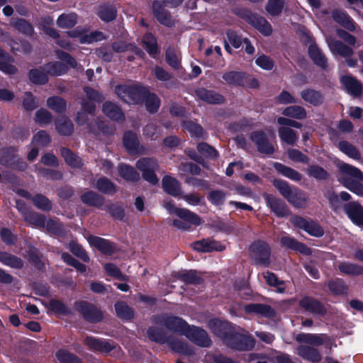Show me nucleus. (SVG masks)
I'll use <instances>...</instances> for the list:
<instances>
[{
    "mask_svg": "<svg viewBox=\"0 0 363 363\" xmlns=\"http://www.w3.org/2000/svg\"><path fill=\"white\" fill-rule=\"evenodd\" d=\"M208 325L211 332L229 348L246 351L254 347V339L238 332L233 323L228 320L212 318L208 321Z\"/></svg>",
    "mask_w": 363,
    "mask_h": 363,
    "instance_id": "f257e3e1",
    "label": "nucleus"
},
{
    "mask_svg": "<svg viewBox=\"0 0 363 363\" xmlns=\"http://www.w3.org/2000/svg\"><path fill=\"white\" fill-rule=\"evenodd\" d=\"M272 183L279 194L294 207L306 208L308 197L304 191L281 179H274Z\"/></svg>",
    "mask_w": 363,
    "mask_h": 363,
    "instance_id": "f03ea898",
    "label": "nucleus"
},
{
    "mask_svg": "<svg viewBox=\"0 0 363 363\" xmlns=\"http://www.w3.org/2000/svg\"><path fill=\"white\" fill-rule=\"evenodd\" d=\"M147 335L152 342L160 344L167 342L169 347L179 354L189 355L192 353L186 342L177 339H170L167 337V333L160 328L155 326L149 327L147 330Z\"/></svg>",
    "mask_w": 363,
    "mask_h": 363,
    "instance_id": "7ed1b4c3",
    "label": "nucleus"
},
{
    "mask_svg": "<svg viewBox=\"0 0 363 363\" xmlns=\"http://www.w3.org/2000/svg\"><path fill=\"white\" fill-rule=\"evenodd\" d=\"M340 171L345 174L342 185L356 195L363 196V172L359 168L347 163L340 167Z\"/></svg>",
    "mask_w": 363,
    "mask_h": 363,
    "instance_id": "20e7f679",
    "label": "nucleus"
},
{
    "mask_svg": "<svg viewBox=\"0 0 363 363\" xmlns=\"http://www.w3.org/2000/svg\"><path fill=\"white\" fill-rule=\"evenodd\" d=\"M233 13L256 28L263 35L269 36L272 35L273 32L272 27L264 17L253 13L246 8H236L233 10Z\"/></svg>",
    "mask_w": 363,
    "mask_h": 363,
    "instance_id": "39448f33",
    "label": "nucleus"
},
{
    "mask_svg": "<svg viewBox=\"0 0 363 363\" xmlns=\"http://www.w3.org/2000/svg\"><path fill=\"white\" fill-rule=\"evenodd\" d=\"M55 54L60 60V61L49 62L44 65V69L48 73L53 77L62 76L69 71V67L71 68H76L77 62L74 57L69 53L62 50H56Z\"/></svg>",
    "mask_w": 363,
    "mask_h": 363,
    "instance_id": "423d86ee",
    "label": "nucleus"
},
{
    "mask_svg": "<svg viewBox=\"0 0 363 363\" xmlns=\"http://www.w3.org/2000/svg\"><path fill=\"white\" fill-rule=\"evenodd\" d=\"M116 93L125 102L135 105H142L144 102V96L148 90L147 88L138 84L118 85Z\"/></svg>",
    "mask_w": 363,
    "mask_h": 363,
    "instance_id": "0eeeda50",
    "label": "nucleus"
},
{
    "mask_svg": "<svg viewBox=\"0 0 363 363\" xmlns=\"http://www.w3.org/2000/svg\"><path fill=\"white\" fill-rule=\"evenodd\" d=\"M74 310L91 324H97L103 321L104 312L95 304L85 300L76 301L74 303Z\"/></svg>",
    "mask_w": 363,
    "mask_h": 363,
    "instance_id": "6e6552de",
    "label": "nucleus"
},
{
    "mask_svg": "<svg viewBox=\"0 0 363 363\" xmlns=\"http://www.w3.org/2000/svg\"><path fill=\"white\" fill-rule=\"evenodd\" d=\"M153 321L164 325L170 332L184 336L190 325L182 318L173 315H157Z\"/></svg>",
    "mask_w": 363,
    "mask_h": 363,
    "instance_id": "1a4fd4ad",
    "label": "nucleus"
},
{
    "mask_svg": "<svg viewBox=\"0 0 363 363\" xmlns=\"http://www.w3.org/2000/svg\"><path fill=\"white\" fill-rule=\"evenodd\" d=\"M249 250L255 264L263 267H268L270 264L271 248L265 241H254Z\"/></svg>",
    "mask_w": 363,
    "mask_h": 363,
    "instance_id": "9d476101",
    "label": "nucleus"
},
{
    "mask_svg": "<svg viewBox=\"0 0 363 363\" xmlns=\"http://www.w3.org/2000/svg\"><path fill=\"white\" fill-rule=\"evenodd\" d=\"M298 306L304 311L315 316L324 317L328 313V308L324 303L308 295L301 297L298 301Z\"/></svg>",
    "mask_w": 363,
    "mask_h": 363,
    "instance_id": "9b49d317",
    "label": "nucleus"
},
{
    "mask_svg": "<svg viewBox=\"0 0 363 363\" xmlns=\"http://www.w3.org/2000/svg\"><path fill=\"white\" fill-rule=\"evenodd\" d=\"M291 223L295 227L315 238H321L325 233L323 227L317 221L311 219L307 220L303 217L295 216L292 218Z\"/></svg>",
    "mask_w": 363,
    "mask_h": 363,
    "instance_id": "f8f14e48",
    "label": "nucleus"
},
{
    "mask_svg": "<svg viewBox=\"0 0 363 363\" xmlns=\"http://www.w3.org/2000/svg\"><path fill=\"white\" fill-rule=\"evenodd\" d=\"M250 139L255 143L257 151L267 155H273L276 149L263 130H255L250 133Z\"/></svg>",
    "mask_w": 363,
    "mask_h": 363,
    "instance_id": "ddd939ff",
    "label": "nucleus"
},
{
    "mask_svg": "<svg viewBox=\"0 0 363 363\" xmlns=\"http://www.w3.org/2000/svg\"><path fill=\"white\" fill-rule=\"evenodd\" d=\"M86 240L91 247H95L104 255L112 256L118 251L117 244L108 239L90 235Z\"/></svg>",
    "mask_w": 363,
    "mask_h": 363,
    "instance_id": "4468645a",
    "label": "nucleus"
},
{
    "mask_svg": "<svg viewBox=\"0 0 363 363\" xmlns=\"http://www.w3.org/2000/svg\"><path fill=\"white\" fill-rule=\"evenodd\" d=\"M191 342L201 347H209L212 341L208 333L203 328L194 325H189L185 335Z\"/></svg>",
    "mask_w": 363,
    "mask_h": 363,
    "instance_id": "2eb2a0df",
    "label": "nucleus"
},
{
    "mask_svg": "<svg viewBox=\"0 0 363 363\" xmlns=\"http://www.w3.org/2000/svg\"><path fill=\"white\" fill-rule=\"evenodd\" d=\"M164 5L158 0L152 2V11L154 17L162 26L167 28H172L175 26L169 11L164 8Z\"/></svg>",
    "mask_w": 363,
    "mask_h": 363,
    "instance_id": "dca6fc26",
    "label": "nucleus"
},
{
    "mask_svg": "<svg viewBox=\"0 0 363 363\" xmlns=\"http://www.w3.org/2000/svg\"><path fill=\"white\" fill-rule=\"evenodd\" d=\"M165 208L170 213L176 215L182 220L194 223L195 226L200 225L201 223V219L199 215L187 208L177 207L172 201L166 203Z\"/></svg>",
    "mask_w": 363,
    "mask_h": 363,
    "instance_id": "f3484780",
    "label": "nucleus"
},
{
    "mask_svg": "<svg viewBox=\"0 0 363 363\" xmlns=\"http://www.w3.org/2000/svg\"><path fill=\"white\" fill-rule=\"evenodd\" d=\"M191 247L194 251L202 253L222 252L225 250L224 245L209 238L194 241L191 244Z\"/></svg>",
    "mask_w": 363,
    "mask_h": 363,
    "instance_id": "a211bd4d",
    "label": "nucleus"
},
{
    "mask_svg": "<svg viewBox=\"0 0 363 363\" xmlns=\"http://www.w3.org/2000/svg\"><path fill=\"white\" fill-rule=\"evenodd\" d=\"M264 199L270 208L271 211L278 218L286 217L290 211L284 200L277 198L271 194H264Z\"/></svg>",
    "mask_w": 363,
    "mask_h": 363,
    "instance_id": "6ab92c4d",
    "label": "nucleus"
},
{
    "mask_svg": "<svg viewBox=\"0 0 363 363\" xmlns=\"http://www.w3.org/2000/svg\"><path fill=\"white\" fill-rule=\"evenodd\" d=\"M85 345L89 350L101 353H109L116 347V344L113 340L97 338L87 336L84 340Z\"/></svg>",
    "mask_w": 363,
    "mask_h": 363,
    "instance_id": "aec40b11",
    "label": "nucleus"
},
{
    "mask_svg": "<svg viewBox=\"0 0 363 363\" xmlns=\"http://www.w3.org/2000/svg\"><path fill=\"white\" fill-rule=\"evenodd\" d=\"M343 210L352 223L357 226H363V206L358 201L345 203Z\"/></svg>",
    "mask_w": 363,
    "mask_h": 363,
    "instance_id": "412c9836",
    "label": "nucleus"
},
{
    "mask_svg": "<svg viewBox=\"0 0 363 363\" xmlns=\"http://www.w3.org/2000/svg\"><path fill=\"white\" fill-rule=\"evenodd\" d=\"M195 96L201 101L211 105L223 104L225 97L212 89H207L204 87H199L194 90Z\"/></svg>",
    "mask_w": 363,
    "mask_h": 363,
    "instance_id": "4be33fe9",
    "label": "nucleus"
},
{
    "mask_svg": "<svg viewBox=\"0 0 363 363\" xmlns=\"http://www.w3.org/2000/svg\"><path fill=\"white\" fill-rule=\"evenodd\" d=\"M247 314L259 315L267 318H273L277 315L276 311L269 305L264 303H248L244 307Z\"/></svg>",
    "mask_w": 363,
    "mask_h": 363,
    "instance_id": "5701e85b",
    "label": "nucleus"
},
{
    "mask_svg": "<svg viewBox=\"0 0 363 363\" xmlns=\"http://www.w3.org/2000/svg\"><path fill=\"white\" fill-rule=\"evenodd\" d=\"M280 244L282 247L298 252L304 255H311L312 254L311 247H308L305 243L299 242L294 238L289 235L282 236L280 239Z\"/></svg>",
    "mask_w": 363,
    "mask_h": 363,
    "instance_id": "b1692460",
    "label": "nucleus"
},
{
    "mask_svg": "<svg viewBox=\"0 0 363 363\" xmlns=\"http://www.w3.org/2000/svg\"><path fill=\"white\" fill-rule=\"evenodd\" d=\"M308 55L314 65L325 70L328 67V59L318 46L316 43H312L308 48Z\"/></svg>",
    "mask_w": 363,
    "mask_h": 363,
    "instance_id": "393cba45",
    "label": "nucleus"
},
{
    "mask_svg": "<svg viewBox=\"0 0 363 363\" xmlns=\"http://www.w3.org/2000/svg\"><path fill=\"white\" fill-rule=\"evenodd\" d=\"M332 17L335 22L345 30L353 32L356 29V23L344 10L335 9L332 11Z\"/></svg>",
    "mask_w": 363,
    "mask_h": 363,
    "instance_id": "a878e982",
    "label": "nucleus"
},
{
    "mask_svg": "<svg viewBox=\"0 0 363 363\" xmlns=\"http://www.w3.org/2000/svg\"><path fill=\"white\" fill-rule=\"evenodd\" d=\"M174 277L186 285L197 286L204 283V279L199 274V272L196 269L178 272L175 274Z\"/></svg>",
    "mask_w": 363,
    "mask_h": 363,
    "instance_id": "bb28decb",
    "label": "nucleus"
},
{
    "mask_svg": "<svg viewBox=\"0 0 363 363\" xmlns=\"http://www.w3.org/2000/svg\"><path fill=\"white\" fill-rule=\"evenodd\" d=\"M111 49L116 53L130 51L140 58L145 57V52L134 43H127L123 40L114 41L111 45Z\"/></svg>",
    "mask_w": 363,
    "mask_h": 363,
    "instance_id": "cd10ccee",
    "label": "nucleus"
},
{
    "mask_svg": "<svg viewBox=\"0 0 363 363\" xmlns=\"http://www.w3.org/2000/svg\"><path fill=\"white\" fill-rule=\"evenodd\" d=\"M102 111L111 121L119 123L125 120V115L121 107L112 101H105L102 106Z\"/></svg>",
    "mask_w": 363,
    "mask_h": 363,
    "instance_id": "c85d7f7f",
    "label": "nucleus"
},
{
    "mask_svg": "<svg viewBox=\"0 0 363 363\" xmlns=\"http://www.w3.org/2000/svg\"><path fill=\"white\" fill-rule=\"evenodd\" d=\"M123 145L130 155L139 153L140 140L138 135L133 130H126L123 135Z\"/></svg>",
    "mask_w": 363,
    "mask_h": 363,
    "instance_id": "c756f323",
    "label": "nucleus"
},
{
    "mask_svg": "<svg viewBox=\"0 0 363 363\" xmlns=\"http://www.w3.org/2000/svg\"><path fill=\"white\" fill-rule=\"evenodd\" d=\"M162 186L167 194L174 197L179 196L182 193L181 183L176 178L170 175L163 177Z\"/></svg>",
    "mask_w": 363,
    "mask_h": 363,
    "instance_id": "7c9ffc66",
    "label": "nucleus"
},
{
    "mask_svg": "<svg viewBox=\"0 0 363 363\" xmlns=\"http://www.w3.org/2000/svg\"><path fill=\"white\" fill-rule=\"evenodd\" d=\"M81 201L83 203L90 207H96L99 209H103L105 202L104 197L96 191L89 190L83 193L80 196Z\"/></svg>",
    "mask_w": 363,
    "mask_h": 363,
    "instance_id": "2f4dec72",
    "label": "nucleus"
},
{
    "mask_svg": "<svg viewBox=\"0 0 363 363\" xmlns=\"http://www.w3.org/2000/svg\"><path fill=\"white\" fill-rule=\"evenodd\" d=\"M297 354L303 359L312 363H318L322 359L320 351L309 345H300L297 347Z\"/></svg>",
    "mask_w": 363,
    "mask_h": 363,
    "instance_id": "473e14b6",
    "label": "nucleus"
},
{
    "mask_svg": "<svg viewBox=\"0 0 363 363\" xmlns=\"http://www.w3.org/2000/svg\"><path fill=\"white\" fill-rule=\"evenodd\" d=\"M328 338L326 334L299 333L296 337V340L300 343H306L313 346H320L323 345Z\"/></svg>",
    "mask_w": 363,
    "mask_h": 363,
    "instance_id": "72a5a7b5",
    "label": "nucleus"
},
{
    "mask_svg": "<svg viewBox=\"0 0 363 363\" xmlns=\"http://www.w3.org/2000/svg\"><path fill=\"white\" fill-rule=\"evenodd\" d=\"M43 305L50 311L57 315H70L72 313L71 308L67 306L62 301L51 298L48 303L43 301Z\"/></svg>",
    "mask_w": 363,
    "mask_h": 363,
    "instance_id": "f704fd0d",
    "label": "nucleus"
},
{
    "mask_svg": "<svg viewBox=\"0 0 363 363\" xmlns=\"http://www.w3.org/2000/svg\"><path fill=\"white\" fill-rule=\"evenodd\" d=\"M300 96L304 101L313 105V106H319L322 105L325 99L324 96L320 91L311 88L302 90L300 92Z\"/></svg>",
    "mask_w": 363,
    "mask_h": 363,
    "instance_id": "c9c22d12",
    "label": "nucleus"
},
{
    "mask_svg": "<svg viewBox=\"0 0 363 363\" xmlns=\"http://www.w3.org/2000/svg\"><path fill=\"white\" fill-rule=\"evenodd\" d=\"M13 62V57L0 48V71L10 75L17 73L18 69L12 64Z\"/></svg>",
    "mask_w": 363,
    "mask_h": 363,
    "instance_id": "e433bc0d",
    "label": "nucleus"
},
{
    "mask_svg": "<svg viewBox=\"0 0 363 363\" xmlns=\"http://www.w3.org/2000/svg\"><path fill=\"white\" fill-rule=\"evenodd\" d=\"M274 169L281 175L294 182H300L302 179V174L296 169L286 166L282 163L274 162L272 164Z\"/></svg>",
    "mask_w": 363,
    "mask_h": 363,
    "instance_id": "4c0bfd02",
    "label": "nucleus"
},
{
    "mask_svg": "<svg viewBox=\"0 0 363 363\" xmlns=\"http://www.w3.org/2000/svg\"><path fill=\"white\" fill-rule=\"evenodd\" d=\"M60 154L66 164L72 168L81 169L83 167L84 162L82 159L69 148L62 147L60 148Z\"/></svg>",
    "mask_w": 363,
    "mask_h": 363,
    "instance_id": "58836bf2",
    "label": "nucleus"
},
{
    "mask_svg": "<svg viewBox=\"0 0 363 363\" xmlns=\"http://www.w3.org/2000/svg\"><path fill=\"white\" fill-rule=\"evenodd\" d=\"M342 82L349 94L354 96H360L362 94V84L352 76H345Z\"/></svg>",
    "mask_w": 363,
    "mask_h": 363,
    "instance_id": "ea45409f",
    "label": "nucleus"
},
{
    "mask_svg": "<svg viewBox=\"0 0 363 363\" xmlns=\"http://www.w3.org/2000/svg\"><path fill=\"white\" fill-rule=\"evenodd\" d=\"M328 47L333 54L338 55L342 57H352L354 54V51L352 48L338 40H331L328 43Z\"/></svg>",
    "mask_w": 363,
    "mask_h": 363,
    "instance_id": "a19ab883",
    "label": "nucleus"
},
{
    "mask_svg": "<svg viewBox=\"0 0 363 363\" xmlns=\"http://www.w3.org/2000/svg\"><path fill=\"white\" fill-rule=\"evenodd\" d=\"M328 47L333 54L338 55L342 57H352L354 54V51L352 48L338 40H331L328 43Z\"/></svg>",
    "mask_w": 363,
    "mask_h": 363,
    "instance_id": "79ce46f5",
    "label": "nucleus"
},
{
    "mask_svg": "<svg viewBox=\"0 0 363 363\" xmlns=\"http://www.w3.org/2000/svg\"><path fill=\"white\" fill-rule=\"evenodd\" d=\"M143 46L147 52L154 57L160 53V48L157 38L152 33H146L142 40Z\"/></svg>",
    "mask_w": 363,
    "mask_h": 363,
    "instance_id": "37998d69",
    "label": "nucleus"
},
{
    "mask_svg": "<svg viewBox=\"0 0 363 363\" xmlns=\"http://www.w3.org/2000/svg\"><path fill=\"white\" fill-rule=\"evenodd\" d=\"M118 171L120 177L127 182H137L140 179V174L130 164H120Z\"/></svg>",
    "mask_w": 363,
    "mask_h": 363,
    "instance_id": "c03bdc74",
    "label": "nucleus"
},
{
    "mask_svg": "<svg viewBox=\"0 0 363 363\" xmlns=\"http://www.w3.org/2000/svg\"><path fill=\"white\" fill-rule=\"evenodd\" d=\"M30 82L34 85H45L49 81L48 73L44 67L30 69L28 73Z\"/></svg>",
    "mask_w": 363,
    "mask_h": 363,
    "instance_id": "a18cd8bd",
    "label": "nucleus"
},
{
    "mask_svg": "<svg viewBox=\"0 0 363 363\" xmlns=\"http://www.w3.org/2000/svg\"><path fill=\"white\" fill-rule=\"evenodd\" d=\"M143 104H145V109L150 114H155L159 111L161 100L156 94L147 90L144 96Z\"/></svg>",
    "mask_w": 363,
    "mask_h": 363,
    "instance_id": "49530a36",
    "label": "nucleus"
},
{
    "mask_svg": "<svg viewBox=\"0 0 363 363\" xmlns=\"http://www.w3.org/2000/svg\"><path fill=\"white\" fill-rule=\"evenodd\" d=\"M246 74L244 72L229 71L223 73L222 78L229 85L243 86Z\"/></svg>",
    "mask_w": 363,
    "mask_h": 363,
    "instance_id": "de8ad7c7",
    "label": "nucleus"
},
{
    "mask_svg": "<svg viewBox=\"0 0 363 363\" xmlns=\"http://www.w3.org/2000/svg\"><path fill=\"white\" fill-rule=\"evenodd\" d=\"M327 286L330 293L334 296H343L348 293L349 287L341 278L329 280Z\"/></svg>",
    "mask_w": 363,
    "mask_h": 363,
    "instance_id": "09e8293b",
    "label": "nucleus"
},
{
    "mask_svg": "<svg viewBox=\"0 0 363 363\" xmlns=\"http://www.w3.org/2000/svg\"><path fill=\"white\" fill-rule=\"evenodd\" d=\"M0 262L11 268L21 269L24 266L23 259L7 252H0Z\"/></svg>",
    "mask_w": 363,
    "mask_h": 363,
    "instance_id": "8fccbe9b",
    "label": "nucleus"
},
{
    "mask_svg": "<svg viewBox=\"0 0 363 363\" xmlns=\"http://www.w3.org/2000/svg\"><path fill=\"white\" fill-rule=\"evenodd\" d=\"M57 132L63 136H69L74 132V125L70 119L61 117L56 119L55 122Z\"/></svg>",
    "mask_w": 363,
    "mask_h": 363,
    "instance_id": "3c124183",
    "label": "nucleus"
},
{
    "mask_svg": "<svg viewBox=\"0 0 363 363\" xmlns=\"http://www.w3.org/2000/svg\"><path fill=\"white\" fill-rule=\"evenodd\" d=\"M117 317L121 320H130L134 318V311L125 301H117L114 304Z\"/></svg>",
    "mask_w": 363,
    "mask_h": 363,
    "instance_id": "603ef678",
    "label": "nucleus"
},
{
    "mask_svg": "<svg viewBox=\"0 0 363 363\" xmlns=\"http://www.w3.org/2000/svg\"><path fill=\"white\" fill-rule=\"evenodd\" d=\"M11 23L20 33L28 36H32L34 34L33 25L25 18H12Z\"/></svg>",
    "mask_w": 363,
    "mask_h": 363,
    "instance_id": "864d4df0",
    "label": "nucleus"
},
{
    "mask_svg": "<svg viewBox=\"0 0 363 363\" xmlns=\"http://www.w3.org/2000/svg\"><path fill=\"white\" fill-rule=\"evenodd\" d=\"M98 16L104 22H111L117 16V9L113 4H105L99 7Z\"/></svg>",
    "mask_w": 363,
    "mask_h": 363,
    "instance_id": "5fc2aeb1",
    "label": "nucleus"
},
{
    "mask_svg": "<svg viewBox=\"0 0 363 363\" xmlns=\"http://www.w3.org/2000/svg\"><path fill=\"white\" fill-rule=\"evenodd\" d=\"M282 114L296 120H304L307 118L306 108L299 105H293L284 108L282 111Z\"/></svg>",
    "mask_w": 363,
    "mask_h": 363,
    "instance_id": "6e6d98bb",
    "label": "nucleus"
},
{
    "mask_svg": "<svg viewBox=\"0 0 363 363\" xmlns=\"http://www.w3.org/2000/svg\"><path fill=\"white\" fill-rule=\"evenodd\" d=\"M95 187L104 194L113 195L116 192L115 184L106 177H99L96 180Z\"/></svg>",
    "mask_w": 363,
    "mask_h": 363,
    "instance_id": "4d7b16f0",
    "label": "nucleus"
},
{
    "mask_svg": "<svg viewBox=\"0 0 363 363\" xmlns=\"http://www.w3.org/2000/svg\"><path fill=\"white\" fill-rule=\"evenodd\" d=\"M306 174L316 181H325L330 177L328 171L318 164H309L306 168Z\"/></svg>",
    "mask_w": 363,
    "mask_h": 363,
    "instance_id": "13d9d810",
    "label": "nucleus"
},
{
    "mask_svg": "<svg viewBox=\"0 0 363 363\" xmlns=\"http://www.w3.org/2000/svg\"><path fill=\"white\" fill-rule=\"evenodd\" d=\"M264 278L269 286L276 288L277 292L279 294L285 292L284 281L279 279L274 272L267 271L264 274Z\"/></svg>",
    "mask_w": 363,
    "mask_h": 363,
    "instance_id": "bf43d9fd",
    "label": "nucleus"
},
{
    "mask_svg": "<svg viewBox=\"0 0 363 363\" xmlns=\"http://www.w3.org/2000/svg\"><path fill=\"white\" fill-rule=\"evenodd\" d=\"M338 269L342 274L349 276L363 275V267L354 263L342 262L338 265Z\"/></svg>",
    "mask_w": 363,
    "mask_h": 363,
    "instance_id": "052dcab7",
    "label": "nucleus"
},
{
    "mask_svg": "<svg viewBox=\"0 0 363 363\" xmlns=\"http://www.w3.org/2000/svg\"><path fill=\"white\" fill-rule=\"evenodd\" d=\"M184 130L189 133L192 138H201L204 134L203 127L193 121H184L182 123Z\"/></svg>",
    "mask_w": 363,
    "mask_h": 363,
    "instance_id": "680f3d73",
    "label": "nucleus"
},
{
    "mask_svg": "<svg viewBox=\"0 0 363 363\" xmlns=\"http://www.w3.org/2000/svg\"><path fill=\"white\" fill-rule=\"evenodd\" d=\"M69 250L84 262H89L90 257L82 245L76 240H72L68 244Z\"/></svg>",
    "mask_w": 363,
    "mask_h": 363,
    "instance_id": "e2e57ef3",
    "label": "nucleus"
},
{
    "mask_svg": "<svg viewBox=\"0 0 363 363\" xmlns=\"http://www.w3.org/2000/svg\"><path fill=\"white\" fill-rule=\"evenodd\" d=\"M48 106L57 113H63L67 109L66 101L57 96H50L47 99Z\"/></svg>",
    "mask_w": 363,
    "mask_h": 363,
    "instance_id": "0e129e2a",
    "label": "nucleus"
},
{
    "mask_svg": "<svg viewBox=\"0 0 363 363\" xmlns=\"http://www.w3.org/2000/svg\"><path fill=\"white\" fill-rule=\"evenodd\" d=\"M278 133L281 140L290 145H294L298 139L296 131L289 127H279Z\"/></svg>",
    "mask_w": 363,
    "mask_h": 363,
    "instance_id": "69168bd1",
    "label": "nucleus"
},
{
    "mask_svg": "<svg viewBox=\"0 0 363 363\" xmlns=\"http://www.w3.org/2000/svg\"><path fill=\"white\" fill-rule=\"evenodd\" d=\"M286 5V0H268L265 5L266 11L272 16H279Z\"/></svg>",
    "mask_w": 363,
    "mask_h": 363,
    "instance_id": "338daca9",
    "label": "nucleus"
},
{
    "mask_svg": "<svg viewBox=\"0 0 363 363\" xmlns=\"http://www.w3.org/2000/svg\"><path fill=\"white\" fill-rule=\"evenodd\" d=\"M55 357L60 363H82L78 356L64 349L58 350Z\"/></svg>",
    "mask_w": 363,
    "mask_h": 363,
    "instance_id": "774afa93",
    "label": "nucleus"
}]
</instances>
